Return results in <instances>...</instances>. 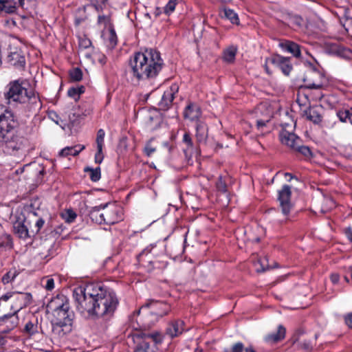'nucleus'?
Returning a JSON list of instances; mask_svg holds the SVG:
<instances>
[{
  "mask_svg": "<svg viewBox=\"0 0 352 352\" xmlns=\"http://www.w3.org/2000/svg\"><path fill=\"white\" fill-rule=\"evenodd\" d=\"M73 296L77 311L91 320L110 318L119 301L116 294L101 283H89L74 289Z\"/></svg>",
  "mask_w": 352,
  "mask_h": 352,
  "instance_id": "f257e3e1",
  "label": "nucleus"
},
{
  "mask_svg": "<svg viewBox=\"0 0 352 352\" xmlns=\"http://www.w3.org/2000/svg\"><path fill=\"white\" fill-rule=\"evenodd\" d=\"M163 60L159 52L146 49L135 53L130 61V73L138 81L153 78L162 68Z\"/></svg>",
  "mask_w": 352,
  "mask_h": 352,
  "instance_id": "f03ea898",
  "label": "nucleus"
},
{
  "mask_svg": "<svg viewBox=\"0 0 352 352\" xmlns=\"http://www.w3.org/2000/svg\"><path fill=\"white\" fill-rule=\"evenodd\" d=\"M16 126L17 122L11 111L0 110V144L4 145V151L7 153L23 155L25 140L15 135L14 129Z\"/></svg>",
  "mask_w": 352,
  "mask_h": 352,
  "instance_id": "7ed1b4c3",
  "label": "nucleus"
},
{
  "mask_svg": "<svg viewBox=\"0 0 352 352\" xmlns=\"http://www.w3.org/2000/svg\"><path fill=\"white\" fill-rule=\"evenodd\" d=\"M130 341L135 344L133 352H158L157 344L162 342V336L157 332L135 331L128 336Z\"/></svg>",
  "mask_w": 352,
  "mask_h": 352,
  "instance_id": "20e7f679",
  "label": "nucleus"
},
{
  "mask_svg": "<svg viewBox=\"0 0 352 352\" xmlns=\"http://www.w3.org/2000/svg\"><path fill=\"white\" fill-rule=\"evenodd\" d=\"M4 98L9 104L15 105L19 103L32 102L39 103L38 98L32 93H28L27 89L23 87L20 80L10 82L7 86V90L4 93Z\"/></svg>",
  "mask_w": 352,
  "mask_h": 352,
  "instance_id": "39448f33",
  "label": "nucleus"
},
{
  "mask_svg": "<svg viewBox=\"0 0 352 352\" xmlns=\"http://www.w3.org/2000/svg\"><path fill=\"white\" fill-rule=\"evenodd\" d=\"M48 307L53 311L54 318L52 320L53 330L60 328H68L72 325L74 314L69 311V304L58 298L50 302Z\"/></svg>",
  "mask_w": 352,
  "mask_h": 352,
  "instance_id": "423d86ee",
  "label": "nucleus"
},
{
  "mask_svg": "<svg viewBox=\"0 0 352 352\" xmlns=\"http://www.w3.org/2000/svg\"><path fill=\"white\" fill-rule=\"evenodd\" d=\"M291 195V187L289 185H283L282 188L278 190V200L280 203L282 213L285 216H287L289 214L292 208V205L290 201Z\"/></svg>",
  "mask_w": 352,
  "mask_h": 352,
  "instance_id": "0eeeda50",
  "label": "nucleus"
},
{
  "mask_svg": "<svg viewBox=\"0 0 352 352\" xmlns=\"http://www.w3.org/2000/svg\"><path fill=\"white\" fill-rule=\"evenodd\" d=\"M18 311L12 314H5L0 317V327H3V333H9L14 329L19 324Z\"/></svg>",
  "mask_w": 352,
  "mask_h": 352,
  "instance_id": "6e6552de",
  "label": "nucleus"
},
{
  "mask_svg": "<svg viewBox=\"0 0 352 352\" xmlns=\"http://www.w3.org/2000/svg\"><path fill=\"white\" fill-rule=\"evenodd\" d=\"M178 90L179 86L177 84H173L164 92L162 100L159 103L161 109L166 110L170 107L175 95L178 92Z\"/></svg>",
  "mask_w": 352,
  "mask_h": 352,
  "instance_id": "1a4fd4ad",
  "label": "nucleus"
},
{
  "mask_svg": "<svg viewBox=\"0 0 352 352\" xmlns=\"http://www.w3.org/2000/svg\"><path fill=\"white\" fill-rule=\"evenodd\" d=\"M109 206L108 203L102 204L103 223L114 224L120 220V217L118 214L116 207L113 205L109 207Z\"/></svg>",
  "mask_w": 352,
  "mask_h": 352,
  "instance_id": "9d476101",
  "label": "nucleus"
},
{
  "mask_svg": "<svg viewBox=\"0 0 352 352\" xmlns=\"http://www.w3.org/2000/svg\"><path fill=\"white\" fill-rule=\"evenodd\" d=\"M270 61L272 64L280 69L285 75H289L292 69L289 58L276 54L270 58Z\"/></svg>",
  "mask_w": 352,
  "mask_h": 352,
  "instance_id": "9b49d317",
  "label": "nucleus"
},
{
  "mask_svg": "<svg viewBox=\"0 0 352 352\" xmlns=\"http://www.w3.org/2000/svg\"><path fill=\"white\" fill-rule=\"evenodd\" d=\"M184 331V322L180 320H173L168 323L166 335L170 338L180 336Z\"/></svg>",
  "mask_w": 352,
  "mask_h": 352,
  "instance_id": "f8f14e48",
  "label": "nucleus"
},
{
  "mask_svg": "<svg viewBox=\"0 0 352 352\" xmlns=\"http://www.w3.org/2000/svg\"><path fill=\"white\" fill-rule=\"evenodd\" d=\"M8 61L16 67H23L25 59L23 52L16 48L11 50L8 55Z\"/></svg>",
  "mask_w": 352,
  "mask_h": 352,
  "instance_id": "ddd939ff",
  "label": "nucleus"
},
{
  "mask_svg": "<svg viewBox=\"0 0 352 352\" xmlns=\"http://www.w3.org/2000/svg\"><path fill=\"white\" fill-rule=\"evenodd\" d=\"M309 77L312 78L311 81H309L307 87L309 88L320 89L327 85V80L323 74L318 71H311L309 73Z\"/></svg>",
  "mask_w": 352,
  "mask_h": 352,
  "instance_id": "4468645a",
  "label": "nucleus"
},
{
  "mask_svg": "<svg viewBox=\"0 0 352 352\" xmlns=\"http://www.w3.org/2000/svg\"><path fill=\"white\" fill-rule=\"evenodd\" d=\"M201 116V111L199 106L195 103L190 102L184 109V116L186 119L191 121H196Z\"/></svg>",
  "mask_w": 352,
  "mask_h": 352,
  "instance_id": "2eb2a0df",
  "label": "nucleus"
},
{
  "mask_svg": "<svg viewBox=\"0 0 352 352\" xmlns=\"http://www.w3.org/2000/svg\"><path fill=\"white\" fill-rule=\"evenodd\" d=\"M281 142L293 150L296 148L298 143L301 142L300 139L293 133L283 131L280 134Z\"/></svg>",
  "mask_w": 352,
  "mask_h": 352,
  "instance_id": "dca6fc26",
  "label": "nucleus"
},
{
  "mask_svg": "<svg viewBox=\"0 0 352 352\" xmlns=\"http://www.w3.org/2000/svg\"><path fill=\"white\" fill-rule=\"evenodd\" d=\"M182 142L185 145L184 152L186 156L191 157L194 154H198L197 146L194 144L189 133H185L183 135Z\"/></svg>",
  "mask_w": 352,
  "mask_h": 352,
  "instance_id": "f3484780",
  "label": "nucleus"
},
{
  "mask_svg": "<svg viewBox=\"0 0 352 352\" xmlns=\"http://www.w3.org/2000/svg\"><path fill=\"white\" fill-rule=\"evenodd\" d=\"M195 135L198 144L206 142L208 138V126L204 122L197 123Z\"/></svg>",
  "mask_w": 352,
  "mask_h": 352,
  "instance_id": "a211bd4d",
  "label": "nucleus"
},
{
  "mask_svg": "<svg viewBox=\"0 0 352 352\" xmlns=\"http://www.w3.org/2000/svg\"><path fill=\"white\" fill-rule=\"evenodd\" d=\"M285 329L282 325H279L276 332L267 335L264 340L266 342L272 344L276 343L285 338Z\"/></svg>",
  "mask_w": 352,
  "mask_h": 352,
  "instance_id": "6ab92c4d",
  "label": "nucleus"
},
{
  "mask_svg": "<svg viewBox=\"0 0 352 352\" xmlns=\"http://www.w3.org/2000/svg\"><path fill=\"white\" fill-rule=\"evenodd\" d=\"M330 52L340 57L349 58L352 56V51L338 44H332L330 47Z\"/></svg>",
  "mask_w": 352,
  "mask_h": 352,
  "instance_id": "aec40b11",
  "label": "nucleus"
},
{
  "mask_svg": "<svg viewBox=\"0 0 352 352\" xmlns=\"http://www.w3.org/2000/svg\"><path fill=\"white\" fill-rule=\"evenodd\" d=\"M89 217L91 219L96 223H103L102 204L91 208L89 210Z\"/></svg>",
  "mask_w": 352,
  "mask_h": 352,
  "instance_id": "412c9836",
  "label": "nucleus"
},
{
  "mask_svg": "<svg viewBox=\"0 0 352 352\" xmlns=\"http://www.w3.org/2000/svg\"><path fill=\"white\" fill-rule=\"evenodd\" d=\"M14 230L19 237L26 239L29 236V232L25 221H16L14 224Z\"/></svg>",
  "mask_w": 352,
  "mask_h": 352,
  "instance_id": "4be33fe9",
  "label": "nucleus"
},
{
  "mask_svg": "<svg viewBox=\"0 0 352 352\" xmlns=\"http://www.w3.org/2000/svg\"><path fill=\"white\" fill-rule=\"evenodd\" d=\"M219 14L221 18L229 20L232 24L238 25L239 23L238 15L233 10L224 8L220 10Z\"/></svg>",
  "mask_w": 352,
  "mask_h": 352,
  "instance_id": "5701e85b",
  "label": "nucleus"
},
{
  "mask_svg": "<svg viewBox=\"0 0 352 352\" xmlns=\"http://www.w3.org/2000/svg\"><path fill=\"white\" fill-rule=\"evenodd\" d=\"M103 36L108 47L113 48L116 45L117 35L113 27L110 26L109 30L103 34Z\"/></svg>",
  "mask_w": 352,
  "mask_h": 352,
  "instance_id": "b1692460",
  "label": "nucleus"
},
{
  "mask_svg": "<svg viewBox=\"0 0 352 352\" xmlns=\"http://www.w3.org/2000/svg\"><path fill=\"white\" fill-rule=\"evenodd\" d=\"M16 10V3H12L11 0H0V14H12Z\"/></svg>",
  "mask_w": 352,
  "mask_h": 352,
  "instance_id": "393cba45",
  "label": "nucleus"
},
{
  "mask_svg": "<svg viewBox=\"0 0 352 352\" xmlns=\"http://www.w3.org/2000/svg\"><path fill=\"white\" fill-rule=\"evenodd\" d=\"M16 300L19 302V308L18 312L23 307L29 305L32 302V296L30 293H17Z\"/></svg>",
  "mask_w": 352,
  "mask_h": 352,
  "instance_id": "a878e982",
  "label": "nucleus"
},
{
  "mask_svg": "<svg viewBox=\"0 0 352 352\" xmlns=\"http://www.w3.org/2000/svg\"><path fill=\"white\" fill-rule=\"evenodd\" d=\"M307 119L313 122L314 124H319L322 121V116L317 108H309L305 111Z\"/></svg>",
  "mask_w": 352,
  "mask_h": 352,
  "instance_id": "bb28decb",
  "label": "nucleus"
},
{
  "mask_svg": "<svg viewBox=\"0 0 352 352\" xmlns=\"http://www.w3.org/2000/svg\"><path fill=\"white\" fill-rule=\"evenodd\" d=\"M237 52V47L231 45L223 51V59L228 63H233Z\"/></svg>",
  "mask_w": 352,
  "mask_h": 352,
  "instance_id": "cd10ccee",
  "label": "nucleus"
},
{
  "mask_svg": "<svg viewBox=\"0 0 352 352\" xmlns=\"http://www.w3.org/2000/svg\"><path fill=\"white\" fill-rule=\"evenodd\" d=\"M85 148L84 146H75L70 147H65L60 151L59 155L63 157H67L68 155L76 156Z\"/></svg>",
  "mask_w": 352,
  "mask_h": 352,
  "instance_id": "c85d7f7f",
  "label": "nucleus"
},
{
  "mask_svg": "<svg viewBox=\"0 0 352 352\" xmlns=\"http://www.w3.org/2000/svg\"><path fill=\"white\" fill-rule=\"evenodd\" d=\"M254 265L255 270L258 273L264 272L271 268L268 264V261L266 257L258 258L256 261H254Z\"/></svg>",
  "mask_w": 352,
  "mask_h": 352,
  "instance_id": "c756f323",
  "label": "nucleus"
},
{
  "mask_svg": "<svg viewBox=\"0 0 352 352\" xmlns=\"http://www.w3.org/2000/svg\"><path fill=\"white\" fill-rule=\"evenodd\" d=\"M283 46L287 52L292 54L295 57H299L300 56V46L296 43L287 41Z\"/></svg>",
  "mask_w": 352,
  "mask_h": 352,
  "instance_id": "7c9ffc66",
  "label": "nucleus"
},
{
  "mask_svg": "<svg viewBox=\"0 0 352 352\" xmlns=\"http://www.w3.org/2000/svg\"><path fill=\"white\" fill-rule=\"evenodd\" d=\"M340 22L346 32L349 35H352V17L348 16V11L346 10L344 11V19L341 20Z\"/></svg>",
  "mask_w": 352,
  "mask_h": 352,
  "instance_id": "2f4dec72",
  "label": "nucleus"
},
{
  "mask_svg": "<svg viewBox=\"0 0 352 352\" xmlns=\"http://www.w3.org/2000/svg\"><path fill=\"white\" fill-rule=\"evenodd\" d=\"M85 172H89L90 173V179L93 182H98L101 177L100 167H97L96 168L87 167L85 168Z\"/></svg>",
  "mask_w": 352,
  "mask_h": 352,
  "instance_id": "473e14b6",
  "label": "nucleus"
},
{
  "mask_svg": "<svg viewBox=\"0 0 352 352\" xmlns=\"http://www.w3.org/2000/svg\"><path fill=\"white\" fill-rule=\"evenodd\" d=\"M289 24L294 28H301L303 25V19L298 15L291 16L289 18Z\"/></svg>",
  "mask_w": 352,
  "mask_h": 352,
  "instance_id": "72a5a7b5",
  "label": "nucleus"
},
{
  "mask_svg": "<svg viewBox=\"0 0 352 352\" xmlns=\"http://www.w3.org/2000/svg\"><path fill=\"white\" fill-rule=\"evenodd\" d=\"M37 324V321H36L35 322H33L32 321L28 322L25 326V331L30 336L38 333Z\"/></svg>",
  "mask_w": 352,
  "mask_h": 352,
  "instance_id": "f704fd0d",
  "label": "nucleus"
},
{
  "mask_svg": "<svg viewBox=\"0 0 352 352\" xmlns=\"http://www.w3.org/2000/svg\"><path fill=\"white\" fill-rule=\"evenodd\" d=\"M340 120L342 122H349L351 123V118H352V113L349 110L340 111L337 113Z\"/></svg>",
  "mask_w": 352,
  "mask_h": 352,
  "instance_id": "c9c22d12",
  "label": "nucleus"
},
{
  "mask_svg": "<svg viewBox=\"0 0 352 352\" xmlns=\"http://www.w3.org/2000/svg\"><path fill=\"white\" fill-rule=\"evenodd\" d=\"M151 304H153L155 306H160L162 308V311H159L157 313L158 315L163 316L164 315H166L168 311H170V306L167 305L166 303L162 302H157L152 300Z\"/></svg>",
  "mask_w": 352,
  "mask_h": 352,
  "instance_id": "e433bc0d",
  "label": "nucleus"
},
{
  "mask_svg": "<svg viewBox=\"0 0 352 352\" xmlns=\"http://www.w3.org/2000/svg\"><path fill=\"white\" fill-rule=\"evenodd\" d=\"M18 275V272L16 270H10L2 278V282L3 284H7L13 280Z\"/></svg>",
  "mask_w": 352,
  "mask_h": 352,
  "instance_id": "4c0bfd02",
  "label": "nucleus"
},
{
  "mask_svg": "<svg viewBox=\"0 0 352 352\" xmlns=\"http://www.w3.org/2000/svg\"><path fill=\"white\" fill-rule=\"evenodd\" d=\"M104 135L105 132L103 129H100L98 131L96 142L97 148H99V150L103 148Z\"/></svg>",
  "mask_w": 352,
  "mask_h": 352,
  "instance_id": "58836bf2",
  "label": "nucleus"
},
{
  "mask_svg": "<svg viewBox=\"0 0 352 352\" xmlns=\"http://www.w3.org/2000/svg\"><path fill=\"white\" fill-rule=\"evenodd\" d=\"M294 151H298L305 157H309L311 155L310 148L307 146L301 145L300 143L298 144V145L294 148Z\"/></svg>",
  "mask_w": 352,
  "mask_h": 352,
  "instance_id": "ea45409f",
  "label": "nucleus"
},
{
  "mask_svg": "<svg viewBox=\"0 0 352 352\" xmlns=\"http://www.w3.org/2000/svg\"><path fill=\"white\" fill-rule=\"evenodd\" d=\"M70 78L74 81H80L82 78V72L80 69L76 67L69 72Z\"/></svg>",
  "mask_w": 352,
  "mask_h": 352,
  "instance_id": "a19ab883",
  "label": "nucleus"
},
{
  "mask_svg": "<svg viewBox=\"0 0 352 352\" xmlns=\"http://www.w3.org/2000/svg\"><path fill=\"white\" fill-rule=\"evenodd\" d=\"M177 5V0H169L167 4L164 8V12L166 14H170L175 9Z\"/></svg>",
  "mask_w": 352,
  "mask_h": 352,
  "instance_id": "79ce46f5",
  "label": "nucleus"
},
{
  "mask_svg": "<svg viewBox=\"0 0 352 352\" xmlns=\"http://www.w3.org/2000/svg\"><path fill=\"white\" fill-rule=\"evenodd\" d=\"M216 187L218 191L221 192H227V185L225 181L223 180V177L221 176L219 177L218 181L216 184Z\"/></svg>",
  "mask_w": 352,
  "mask_h": 352,
  "instance_id": "37998d69",
  "label": "nucleus"
},
{
  "mask_svg": "<svg viewBox=\"0 0 352 352\" xmlns=\"http://www.w3.org/2000/svg\"><path fill=\"white\" fill-rule=\"evenodd\" d=\"M244 351V346L242 342L235 343L230 350L225 349L223 352H243Z\"/></svg>",
  "mask_w": 352,
  "mask_h": 352,
  "instance_id": "c03bdc74",
  "label": "nucleus"
},
{
  "mask_svg": "<svg viewBox=\"0 0 352 352\" xmlns=\"http://www.w3.org/2000/svg\"><path fill=\"white\" fill-rule=\"evenodd\" d=\"M78 91L76 87H71L67 91V95L77 101L79 98Z\"/></svg>",
  "mask_w": 352,
  "mask_h": 352,
  "instance_id": "a18cd8bd",
  "label": "nucleus"
},
{
  "mask_svg": "<svg viewBox=\"0 0 352 352\" xmlns=\"http://www.w3.org/2000/svg\"><path fill=\"white\" fill-rule=\"evenodd\" d=\"M104 156L102 154V148L99 150L97 148V153L95 155V162L97 164H101L103 160Z\"/></svg>",
  "mask_w": 352,
  "mask_h": 352,
  "instance_id": "49530a36",
  "label": "nucleus"
},
{
  "mask_svg": "<svg viewBox=\"0 0 352 352\" xmlns=\"http://www.w3.org/2000/svg\"><path fill=\"white\" fill-rule=\"evenodd\" d=\"M45 288L48 291H51L54 288V280L53 278H47Z\"/></svg>",
  "mask_w": 352,
  "mask_h": 352,
  "instance_id": "de8ad7c7",
  "label": "nucleus"
},
{
  "mask_svg": "<svg viewBox=\"0 0 352 352\" xmlns=\"http://www.w3.org/2000/svg\"><path fill=\"white\" fill-rule=\"evenodd\" d=\"M155 151V148L150 144H146L144 148V152L147 156H151Z\"/></svg>",
  "mask_w": 352,
  "mask_h": 352,
  "instance_id": "09e8293b",
  "label": "nucleus"
},
{
  "mask_svg": "<svg viewBox=\"0 0 352 352\" xmlns=\"http://www.w3.org/2000/svg\"><path fill=\"white\" fill-rule=\"evenodd\" d=\"M76 217V214L72 210H67L66 221L72 222Z\"/></svg>",
  "mask_w": 352,
  "mask_h": 352,
  "instance_id": "8fccbe9b",
  "label": "nucleus"
},
{
  "mask_svg": "<svg viewBox=\"0 0 352 352\" xmlns=\"http://www.w3.org/2000/svg\"><path fill=\"white\" fill-rule=\"evenodd\" d=\"M91 42L90 41V40L87 39V38L82 39L80 41V47H81L82 48H87L89 46H91Z\"/></svg>",
  "mask_w": 352,
  "mask_h": 352,
  "instance_id": "3c124183",
  "label": "nucleus"
},
{
  "mask_svg": "<svg viewBox=\"0 0 352 352\" xmlns=\"http://www.w3.org/2000/svg\"><path fill=\"white\" fill-rule=\"evenodd\" d=\"M98 21L99 23L107 25L109 22V18L104 15L99 16Z\"/></svg>",
  "mask_w": 352,
  "mask_h": 352,
  "instance_id": "603ef678",
  "label": "nucleus"
},
{
  "mask_svg": "<svg viewBox=\"0 0 352 352\" xmlns=\"http://www.w3.org/2000/svg\"><path fill=\"white\" fill-rule=\"evenodd\" d=\"M44 220L43 219H38L35 224V226L36 228V232H38L40 229L44 225Z\"/></svg>",
  "mask_w": 352,
  "mask_h": 352,
  "instance_id": "864d4df0",
  "label": "nucleus"
},
{
  "mask_svg": "<svg viewBox=\"0 0 352 352\" xmlns=\"http://www.w3.org/2000/svg\"><path fill=\"white\" fill-rule=\"evenodd\" d=\"M345 323L348 327L352 328V312L346 316Z\"/></svg>",
  "mask_w": 352,
  "mask_h": 352,
  "instance_id": "5fc2aeb1",
  "label": "nucleus"
},
{
  "mask_svg": "<svg viewBox=\"0 0 352 352\" xmlns=\"http://www.w3.org/2000/svg\"><path fill=\"white\" fill-rule=\"evenodd\" d=\"M301 348L305 350L309 351L311 349V343L309 341H303L300 344Z\"/></svg>",
  "mask_w": 352,
  "mask_h": 352,
  "instance_id": "6e6d98bb",
  "label": "nucleus"
},
{
  "mask_svg": "<svg viewBox=\"0 0 352 352\" xmlns=\"http://www.w3.org/2000/svg\"><path fill=\"white\" fill-rule=\"evenodd\" d=\"M269 120H270V119H267L266 120H258L256 121V125H257L258 129H260V128L265 126L266 123L268 122Z\"/></svg>",
  "mask_w": 352,
  "mask_h": 352,
  "instance_id": "4d7b16f0",
  "label": "nucleus"
},
{
  "mask_svg": "<svg viewBox=\"0 0 352 352\" xmlns=\"http://www.w3.org/2000/svg\"><path fill=\"white\" fill-rule=\"evenodd\" d=\"M345 234L348 239L352 242V228L351 227L346 228Z\"/></svg>",
  "mask_w": 352,
  "mask_h": 352,
  "instance_id": "13d9d810",
  "label": "nucleus"
},
{
  "mask_svg": "<svg viewBox=\"0 0 352 352\" xmlns=\"http://www.w3.org/2000/svg\"><path fill=\"white\" fill-rule=\"evenodd\" d=\"M331 280L333 283H337L339 281V275L337 274H332L331 276Z\"/></svg>",
  "mask_w": 352,
  "mask_h": 352,
  "instance_id": "bf43d9fd",
  "label": "nucleus"
},
{
  "mask_svg": "<svg viewBox=\"0 0 352 352\" xmlns=\"http://www.w3.org/2000/svg\"><path fill=\"white\" fill-rule=\"evenodd\" d=\"M12 3H16V8H17L19 6H23L24 4V0H11Z\"/></svg>",
  "mask_w": 352,
  "mask_h": 352,
  "instance_id": "052dcab7",
  "label": "nucleus"
},
{
  "mask_svg": "<svg viewBox=\"0 0 352 352\" xmlns=\"http://www.w3.org/2000/svg\"><path fill=\"white\" fill-rule=\"evenodd\" d=\"M270 58H267V59L265 60V65H264V68H265V72H266L267 74H271V72H270V70H269V67H268V66H267V63H270Z\"/></svg>",
  "mask_w": 352,
  "mask_h": 352,
  "instance_id": "680f3d73",
  "label": "nucleus"
},
{
  "mask_svg": "<svg viewBox=\"0 0 352 352\" xmlns=\"http://www.w3.org/2000/svg\"><path fill=\"white\" fill-rule=\"evenodd\" d=\"M78 91V96H80V95L82 93H84L85 91V87L83 86H80V87H76Z\"/></svg>",
  "mask_w": 352,
  "mask_h": 352,
  "instance_id": "e2e57ef3",
  "label": "nucleus"
},
{
  "mask_svg": "<svg viewBox=\"0 0 352 352\" xmlns=\"http://www.w3.org/2000/svg\"><path fill=\"white\" fill-rule=\"evenodd\" d=\"M244 350L245 352H256L255 350L252 346L247 347Z\"/></svg>",
  "mask_w": 352,
  "mask_h": 352,
  "instance_id": "0e129e2a",
  "label": "nucleus"
},
{
  "mask_svg": "<svg viewBox=\"0 0 352 352\" xmlns=\"http://www.w3.org/2000/svg\"><path fill=\"white\" fill-rule=\"evenodd\" d=\"M69 119L71 122H72V123L75 122H76L75 114L73 113L72 116H69Z\"/></svg>",
  "mask_w": 352,
  "mask_h": 352,
  "instance_id": "69168bd1",
  "label": "nucleus"
},
{
  "mask_svg": "<svg viewBox=\"0 0 352 352\" xmlns=\"http://www.w3.org/2000/svg\"><path fill=\"white\" fill-rule=\"evenodd\" d=\"M99 61L101 64H104L106 63V57L102 56V58L99 59Z\"/></svg>",
  "mask_w": 352,
  "mask_h": 352,
  "instance_id": "338daca9",
  "label": "nucleus"
},
{
  "mask_svg": "<svg viewBox=\"0 0 352 352\" xmlns=\"http://www.w3.org/2000/svg\"><path fill=\"white\" fill-rule=\"evenodd\" d=\"M285 177H289V179H288V181H291L292 179L294 178V177L289 173H286L285 174Z\"/></svg>",
  "mask_w": 352,
  "mask_h": 352,
  "instance_id": "774afa93",
  "label": "nucleus"
}]
</instances>
